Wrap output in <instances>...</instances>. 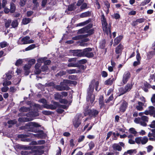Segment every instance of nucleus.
I'll return each instance as SVG.
<instances>
[{
    "label": "nucleus",
    "mask_w": 155,
    "mask_h": 155,
    "mask_svg": "<svg viewBox=\"0 0 155 155\" xmlns=\"http://www.w3.org/2000/svg\"><path fill=\"white\" fill-rule=\"evenodd\" d=\"M92 48H86L82 50H74L72 51L73 55L78 57H86L88 58H92L94 56L93 52L91 51Z\"/></svg>",
    "instance_id": "1"
},
{
    "label": "nucleus",
    "mask_w": 155,
    "mask_h": 155,
    "mask_svg": "<svg viewBox=\"0 0 155 155\" xmlns=\"http://www.w3.org/2000/svg\"><path fill=\"white\" fill-rule=\"evenodd\" d=\"M93 81L91 84H89L87 90V95L86 97V101H90L91 104H92L95 100V96L93 95L94 86H92Z\"/></svg>",
    "instance_id": "2"
},
{
    "label": "nucleus",
    "mask_w": 155,
    "mask_h": 155,
    "mask_svg": "<svg viewBox=\"0 0 155 155\" xmlns=\"http://www.w3.org/2000/svg\"><path fill=\"white\" fill-rule=\"evenodd\" d=\"M99 112L96 109H89V106H87L84 112L85 116L88 115L90 117H95L98 115Z\"/></svg>",
    "instance_id": "3"
},
{
    "label": "nucleus",
    "mask_w": 155,
    "mask_h": 155,
    "mask_svg": "<svg viewBox=\"0 0 155 155\" xmlns=\"http://www.w3.org/2000/svg\"><path fill=\"white\" fill-rule=\"evenodd\" d=\"M22 130H24L27 131L35 133H37V129L35 128L32 124V122H28L24 126L21 127Z\"/></svg>",
    "instance_id": "4"
},
{
    "label": "nucleus",
    "mask_w": 155,
    "mask_h": 155,
    "mask_svg": "<svg viewBox=\"0 0 155 155\" xmlns=\"http://www.w3.org/2000/svg\"><path fill=\"white\" fill-rule=\"evenodd\" d=\"M101 18L103 31L104 33L107 34L108 24L107 21L103 13H101Z\"/></svg>",
    "instance_id": "5"
},
{
    "label": "nucleus",
    "mask_w": 155,
    "mask_h": 155,
    "mask_svg": "<svg viewBox=\"0 0 155 155\" xmlns=\"http://www.w3.org/2000/svg\"><path fill=\"white\" fill-rule=\"evenodd\" d=\"M58 102L56 101H54L53 104H45V105H43V107L45 108L48 109H51L52 110H54L56 109L57 107V105Z\"/></svg>",
    "instance_id": "6"
},
{
    "label": "nucleus",
    "mask_w": 155,
    "mask_h": 155,
    "mask_svg": "<svg viewBox=\"0 0 155 155\" xmlns=\"http://www.w3.org/2000/svg\"><path fill=\"white\" fill-rule=\"evenodd\" d=\"M131 74L129 71H126L123 75L122 82L124 84H126L129 79L130 78Z\"/></svg>",
    "instance_id": "7"
},
{
    "label": "nucleus",
    "mask_w": 155,
    "mask_h": 155,
    "mask_svg": "<svg viewBox=\"0 0 155 155\" xmlns=\"http://www.w3.org/2000/svg\"><path fill=\"white\" fill-rule=\"evenodd\" d=\"M73 124L75 128H77L81 124V122L79 119V116H76L73 120Z\"/></svg>",
    "instance_id": "8"
},
{
    "label": "nucleus",
    "mask_w": 155,
    "mask_h": 155,
    "mask_svg": "<svg viewBox=\"0 0 155 155\" xmlns=\"http://www.w3.org/2000/svg\"><path fill=\"white\" fill-rule=\"evenodd\" d=\"M30 37L26 36L22 38L21 41L18 42V44L20 45L27 44L28 43V39H30Z\"/></svg>",
    "instance_id": "9"
},
{
    "label": "nucleus",
    "mask_w": 155,
    "mask_h": 155,
    "mask_svg": "<svg viewBox=\"0 0 155 155\" xmlns=\"http://www.w3.org/2000/svg\"><path fill=\"white\" fill-rule=\"evenodd\" d=\"M128 105V103L125 101L124 100L119 108L120 111L123 112H124L127 107Z\"/></svg>",
    "instance_id": "10"
},
{
    "label": "nucleus",
    "mask_w": 155,
    "mask_h": 155,
    "mask_svg": "<svg viewBox=\"0 0 155 155\" xmlns=\"http://www.w3.org/2000/svg\"><path fill=\"white\" fill-rule=\"evenodd\" d=\"M31 134H32V133H28L27 134H20L18 135V137L19 138H21V141H26L27 139H23V138L30 137Z\"/></svg>",
    "instance_id": "11"
},
{
    "label": "nucleus",
    "mask_w": 155,
    "mask_h": 155,
    "mask_svg": "<svg viewBox=\"0 0 155 155\" xmlns=\"http://www.w3.org/2000/svg\"><path fill=\"white\" fill-rule=\"evenodd\" d=\"M123 49V46L121 44H120L116 48L115 53L117 54H121L122 52Z\"/></svg>",
    "instance_id": "12"
},
{
    "label": "nucleus",
    "mask_w": 155,
    "mask_h": 155,
    "mask_svg": "<svg viewBox=\"0 0 155 155\" xmlns=\"http://www.w3.org/2000/svg\"><path fill=\"white\" fill-rule=\"evenodd\" d=\"M93 81L94 82L93 83V84L92 85V86H95V90L97 91H98L100 89V88L98 90V87L99 86V82L98 81H96L95 79H93L92 80L90 83L89 84H91L92 82V81Z\"/></svg>",
    "instance_id": "13"
},
{
    "label": "nucleus",
    "mask_w": 155,
    "mask_h": 155,
    "mask_svg": "<svg viewBox=\"0 0 155 155\" xmlns=\"http://www.w3.org/2000/svg\"><path fill=\"white\" fill-rule=\"evenodd\" d=\"M39 133L38 134V138L41 139H45L47 135L45 133L43 130H37V133Z\"/></svg>",
    "instance_id": "14"
},
{
    "label": "nucleus",
    "mask_w": 155,
    "mask_h": 155,
    "mask_svg": "<svg viewBox=\"0 0 155 155\" xmlns=\"http://www.w3.org/2000/svg\"><path fill=\"white\" fill-rule=\"evenodd\" d=\"M144 87H143L142 88V89L146 92H147L148 91V88H151V86L146 81L144 83Z\"/></svg>",
    "instance_id": "15"
},
{
    "label": "nucleus",
    "mask_w": 155,
    "mask_h": 155,
    "mask_svg": "<svg viewBox=\"0 0 155 155\" xmlns=\"http://www.w3.org/2000/svg\"><path fill=\"white\" fill-rule=\"evenodd\" d=\"M33 119L31 118L24 117H19L18 118V120L20 122H28L30 121H31Z\"/></svg>",
    "instance_id": "16"
},
{
    "label": "nucleus",
    "mask_w": 155,
    "mask_h": 155,
    "mask_svg": "<svg viewBox=\"0 0 155 155\" xmlns=\"http://www.w3.org/2000/svg\"><path fill=\"white\" fill-rule=\"evenodd\" d=\"M112 148L114 150H118L120 151L122 150L121 147L117 143H114L112 145Z\"/></svg>",
    "instance_id": "17"
},
{
    "label": "nucleus",
    "mask_w": 155,
    "mask_h": 155,
    "mask_svg": "<svg viewBox=\"0 0 155 155\" xmlns=\"http://www.w3.org/2000/svg\"><path fill=\"white\" fill-rule=\"evenodd\" d=\"M99 103L100 105V107L101 109L102 108L105 106V104L104 103V99L103 96H101L99 98Z\"/></svg>",
    "instance_id": "18"
},
{
    "label": "nucleus",
    "mask_w": 155,
    "mask_h": 155,
    "mask_svg": "<svg viewBox=\"0 0 155 155\" xmlns=\"http://www.w3.org/2000/svg\"><path fill=\"white\" fill-rule=\"evenodd\" d=\"M115 80V79L114 78H113L112 79L111 78H110L106 80L104 83L105 85H111L113 84L114 81Z\"/></svg>",
    "instance_id": "19"
},
{
    "label": "nucleus",
    "mask_w": 155,
    "mask_h": 155,
    "mask_svg": "<svg viewBox=\"0 0 155 155\" xmlns=\"http://www.w3.org/2000/svg\"><path fill=\"white\" fill-rule=\"evenodd\" d=\"M68 80H64L63 81L61 82L60 83V85L62 86H65L66 87V90H68L69 89V87L68 86Z\"/></svg>",
    "instance_id": "20"
},
{
    "label": "nucleus",
    "mask_w": 155,
    "mask_h": 155,
    "mask_svg": "<svg viewBox=\"0 0 155 155\" xmlns=\"http://www.w3.org/2000/svg\"><path fill=\"white\" fill-rule=\"evenodd\" d=\"M54 88L57 91H62L66 90V87L65 86H62L61 85H55Z\"/></svg>",
    "instance_id": "21"
},
{
    "label": "nucleus",
    "mask_w": 155,
    "mask_h": 155,
    "mask_svg": "<svg viewBox=\"0 0 155 155\" xmlns=\"http://www.w3.org/2000/svg\"><path fill=\"white\" fill-rule=\"evenodd\" d=\"M91 15V12L88 11L84 12L82 13L80 15L81 18H83L89 17Z\"/></svg>",
    "instance_id": "22"
},
{
    "label": "nucleus",
    "mask_w": 155,
    "mask_h": 155,
    "mask_svg": "<svg viewBox=\"0 0 155 155\" xmlns=\"http://www.w3.org/2000/svg\"><path fill=\"white\" fill-rule=\"evenodd\" d=\"M10 11L11 13H13L15 12L16 9V6L14 3L11 2L10 4Z\"/></svg>",
    "instance_id": "23"
},
{
    "label": "nucleus",
    "mask_w": 155,
    "mask_h": 155,
    "mask_svg": "<svg viewBox=\"0 0 155 155\" xmlns=\"http://www.w3.org/2000/svg\"><path fill=\"white\" fill-rule=\"evenodd\" d=\"M123 38L122 36H119L115 38L114 39V44L116 45H118L120 41Z\"/></svg>",
    "instance_id": "24"
},
{
    "label": "nucleus",
    "mask_w": 155,
    "mask_h": 155,
    "mask_svg": "<svg viewBox=\"0 0 155 155\" xmlns=\"http://www.w3.org/2000/svg\"><path fill=\"white\" fill-rule=\"evenodd\" d=\"M133 85L132 84L129 83L127 84L124 87L125 91L127 92L129 91L132 88Z\"/></svg>",
    "instance_id": "25"
},
{
    "label": "nucleus",
    "mask_w": 155,
    "mask_h": 155,
    "mask_svg": "<svg viewBox=\"0 0 155 155\" xmlns=\"http://www.w3.org/2000/svg\"><path fill=\"white\" fill-rule=\"evenodd\" d=\"M67 72L69 74H72L74 73H78L81 72L80 70H77L75 69H69L67 70Z\"/></svg>",
    "instance_id": "26"
},
{
    "label": "nucleus",
    "mask_w": 155,
    "mask_h": 155,
    "mask_svg": "<svg viewBox=\"0 0 155 155\" xmlns=\"http://www.w3.org/2000/svg\"><path fill=\"white\" fill-rule=\"evenodd\" d=\"M66 74V72L65 71H61L58 73H57L56 75L55 76L58 78H60L62 76L64 75H65Z\"/></svg>",
    "instance_id": "27"
},
{
    "label": "nucleus",
    "mask_w": 155,
    "mask_h": 155,
    "mask_svg": "<svg viewBox=\"0 0 155 155\" xmlns=\"http://www.w3.org/2000/svg\"><path fill=\"white\" fill-rule=\"evenodd\" d=\"M36 47V45L35 44H32L31 45L27 48H26L25 50H23V51H27L31 50H32Z\"/></svg>",
    "instance_id": "28"
},
{
    "label": "nucleus",
    "mask_w": 155,
    "mask_h": 155,
    "mask_svg": "<svg viewBox=\"0 0 155 155\" xmlns=\"http://www.w3.org/2000/svg\"><path fill=\"white\" fill-rule=\"evenodd\" d=\"M106 43V40L105 39L102 40L100 43V48L102 49H104L105 47V44Z\"/></svg>",
    "instance_id": "29"
},
{
    "label": "nucleus",
    "mask_w": 155,
    "mask_h": 155,
    "mask_svg": "<svg viewBox=\"0 0 155 155\" xmlns=\"http://www.w3.org/2000/svg\"><path fill=\"white\" fill-rule=\"evenodd\" d=\"M31 21V19L29 18H25L22 19V22L24 25H27Z\"/></svg>",
    "instance_id": "30"
},
{
    "label": "nucleus",
    "mask_w": 155,
    "mask_h": 155,
    "mask_svg": "<svg viewBox=\"0 0 155 155\" xmlns=\"http://www.w3.org/2000/svg\"><path fill=\"white\" fill-rule=\"evenodd\" d=\"M119 91L120 92V94L119 95V96L123 95L127 93L124 88L123 87H120L119 89Z\"/></svg>",
    "instance_id": "31"
},
{
    "label": "nucleus",
    "mask_w": 155,
    "mask_h": 155,
    "mask_svg": "<svg viewBox=\"0 0 155 155\" xmlns=\"http://www.w3.org/2000/svg\"><path fill=\"white\" fill-rule=\"evenodd\" d=\"M78 63L77 62H70V63H69L67 66L68 67H77V66H78L77 65Z\"/></svg>",
    "instance_id": "32"
},
{
    "label": "nucleus",
    "mask_w": 155,
    "mask_h": 155,
    "mask_svg": "<svg viewBox=\"0 0 155 155\" xmlns=\"http://www.w3.org/2000/svg\"><path fill=\"white\" fill-rule=\"evenodd\" d=\"M54 98L56 100H60L62 98V96L61 94L58 93H57L55 94Z\"/></svg>",
    "instance_id": "33"
},
{
    "label": "nucleus",
    "mask_w": 155,
    "mask_h": 155,
    "mask_svg": "<svg viewBox=\"0 0 155 155\" xmlns=\"http://www.w3.org/2000/svg\"><path fill=\"white\" fill-rule=\"evenodd\" d=\"M29 110V108L24 106L21 107L19 109V111L21 112H27Z\"/></svg>",
    "instance_id": "34"
},
{
    "label": "nucleus",
    "mask_w": 155,
    "mask_h": 155,
    "mask_svg": "<svg viewBox=\"0 0 155 155\" xmlns=\"http://www.w3.org/2000/svg\"><path fill=\"white\" fill-rule=\"evenodd\" d=\"M42 113L43 114L46 115H51L52 114H54L53 112L49 110H43L42 111Z\"/></svg>",
    "instance_id": "35"
},
{
    "label": "nucleus",
    "mask_w": 155,
    "mask_h": 155,
    "mask_svg": "<svg viewBox=\"0 0 155 155\" xmlns=\"http://www.w3.org/2000/svg\"><path fill=\"white\" fill-rule=\"evenodd\" d=\"M58 105H57V107H59L60 108H62L64 109H67L69 107V105H61L59 104L58 102Z\"/></svg>",
    "instance_id": "36"
},
{
    "label": "nucleus",
    "mask_w": 155,
    "mask_h": 155,
    "mask_svg": "<svg viewBox=\"0 0 155 155\" xmlns=\"http://www.w3.org/2000/svg\"><path fill=\"white\" fill-rule=\"evenodd\" d=\"M148 139L146 136H144L143 138L141 137V143L142 144H145L148 141Z\"/></svg>",
    "instance_id": "37"
},
{
    "label": "nucleus",
    "mask_w": 155,
    "mask_h": 155,
    "mask_svg": "<svg viewBox=\"0 0 155 155\" xmlns=\"http://www.w3.org/2000/svg\"><path fill=\"white\" fill-rule=\"evenodd\" d=\"M87 62V60L86 59H84L79 60L78 62H77V63L78 64L82 65V64H86Z\"/></svg>",
    "instance_id": "38"
},
{
    "label": "nucleus",
    "mask_w": 155,
    "mask_h": 155,
    "mask_svg": "<svg viewBox=\"0 0 155 155\" xmlns=\"http://www.w3.org/2000/svg\"><path fill=\"white\" fill-rule=\"evenodd\" d=\"M23 63L22 60L21 59H19L17 60L15 63V65L17 66H19Z\"/></svg>",
    "instance_id": "39"
},
{
    "label": "nucleus",
    "mask_w": 155,
    "mask_h": 155,
    "mask_svg": "<svg viewBox=\"0 0 155 155\" xmlns=\"http://www.w3.org/2000/svg\"><path fill=\"white\" fill-rule=\"evenodd\" d=\"M155 109L154 107L153 106H150L149 107V110L150 112V115H153Z\"/></svg>",
    "instance_id": "40"
},
{
    "label": "nucleus",
    "mask_w": 155,
    "mask_h": 155,
    "mask_svg": "<svg viewBox=\"0 0 155 155\" xmlns=\"http://www.w3.org/2000/svg\"><path fill=\"white\" fill-rule=\"evenodd\" d=\"M10 72L6 73L5 74L6 75V80H10L12 78V76L11 74V73H9Z\"/></svg>",
    "instance_id": "41"
},
{
    "label": "nucleus",
    "mask_w": 155,
    "mask_h": 155,
    "mask_svg": "<svg viewBox=\"0 0 155 155\" xmlns=\"http://www.w3.org/2000/svg\"><path fill=\"white\" fill-rule=\"evenodd\" d=\"M55 84L53 82H49L45 84V86L46 87H49L52 86L53 88H54V87L55 86Z\"/></svg>",
    "instance_id": "42"
},
{
    "label": "nucleus",
    "mask_w": 155,
    "mask_h": 155,
    "mask_svg": "<svg viewBox=\"0 0 155 155\" xmlns=\"http://www.w3.org/2000/svg\"><path fill=\"white\" fill-rule=\"evenodd\" d=\"M18 23L17 20L13 21L11 25L12 27L15 28L17 27L18 25Z\"/></svg>",
    "instance_id": "43"
},
{
    "label": "nucleus",
    "mask_w": 155,
    "mask_h": 155,
    "mask_svg": "<svg viewBox=\"0 0 155 155\" xmlns=\"http://www.w3.org/2000/svg\"><path fill=\"white\" fill-rule=\"evenodd\" d=\"M41 69L42 71H46L48 70V68L47 65H44L41 67Z\"/></svg>",
    "instance_id": "44"
},
{
    "label": "nucleus",
    "mask_w": 155,
    "mask_h": 155,
    "mask_svg": "<svg viewBox=\"0 0 155 155\" xmlns=\"http://www.w3.org/2000/svg\"><path fill=\"white\" fill-rule=\"evenodd\" d=\"M88 146L89 150H91L94 147L95 144L93 141H91L89 143Z\"/></svg>",
    "instance_id": "45"
},
{
    "label": "nucleus",
    "mask_w": 155,
    "mask_h": 155,
    "mask_svg": "<svg viewBox=\"0 0 155 155\" xmlns=\"http://www.w3.org/2000/svg\"><path fill=\"white\" fill-rule=\"evenodd\" d=\"M12 84V82L11 81H7V80H5L3 83V85L4 86H8Z\"/></svg>",
    "instance_id": "46"
},
{
    "label": "nucleus",
    "mask_w": 155,
    "mask_h": 155,
    "mask_svg": "<svg viewBox=\"0 0 155 155\" xmlns=\"http://www.w3.org/2000/svg\"><path fill=\"white\" fill-rule=\"evenodd\" d=\"M85 138V136L84 135H81L79 137L78 139V143H80L83 141Z\"/></svg>",
    "instance_id": "47"
},
{
    "label": "nucleus",
    "mask_w": 155,
    "mask_h": 155,
    "mask_svg": "<svg viewBox=\"0 0 155 155\" xmlns=\"http://www.w3.org/2000/svg\"><path fill=\"white\" fill-rule=\"evenodd\" d=\"M114 99L113 94H112L107 99H105V101L106 103L109 102L110 101H112Z\"/></svg>",
    "instance_id": "48"
},
{
    "label": "nucleus",
    "mask_w": 155,
    "mask_h": 155,
    "mask_svg": "<svg viewBox=\"0 0 155 155\" xmlns=\"http://www.w3.org/2000/svg\"><path fill=\"white\" fill-rule=\"evenodd\" d=\"M7 123L9 124L14 125L17 123V121L15 120H10L8 121Z\"/></svg>",
    "instance_id": "49"
},
{
    "label": "nucleus",
    "mask_w": 155,
    "mask_h": 155,
    "mask_svg": "<svg viewBox=\"0 0 155 155\" xmlns=\"http://www.w3.org/2000/svg\"><path fill=\"white\" fill-rule=\"evenodd\" d=\"M78 66H77V67L78 68H79L83 70H85L87 66H84L83 65H81V64H77V65Z\"/></svg>",
    "instance_id": "50"
},
{
    "label": "nucleus",
    "mask_w": 155,
    "mask_h": 155,
    "mask_svg": "<svg viewBox=\"0 0 155 155\" xmlns=\"http://www.w3.org/2000/svg\"><path fill=\"white\" fill-rule=\"evenodd\" d=\"M8 46V44L6 42L3 41L0 43V46L1 48H5Z\"/></svg>",
    "instance_id": "51"
},
{
    "label": "nucleus",
    "mask_w": 155,
    "mask_h": 155,
    "mask_svg": "<svg viewBox=\"0 0 155 155\" xmlns=\"http://www.w3.org/2000/svg\"><path fill=\"white\" fill-rule=\"evenodd\" d=\"M59 102L61 104H66L68 103V100L62 98L61 99V100H59Z\"/></svg>",
    "instance_id": "52"
},
{
    "label": "nucleus",
    "mask_w": 155,
    "mask_h": 155,
    "mask_svg": "<svg viewBox=\"0 0 155 155\" xmlns=\"http://www.w3.org/2000/svg\"><path fill=\"white\" fill-rule=\"evenodd\" d=\"M141 137H137L135 139V142L137 144H139L141 143Z\"/></svg>",
    "instance_id": "53"
},
{
    "label": "nucleus",
    "mask_w": 155,
    "mask_h": 155,
    "mask_svg": "<svg viewBox=\"0 0 155 155\" xmlns=\"http://www.w3.org/2000/svg\"><path fill=\"white\" fill-rule=\"evenodd\" d=\"M74 10V5L73 4H71L68 6V11H72Z\"/></svg>",
    "instance_id": "54"
},
{
    "label": "nucleus",
    "mask_w": 155,
    "mask_h": 155,
    "mask_svg": "<svg viewBox=\"0 0 155 155\" xmlns=\"http://www.w3.org/2000/svg\"><path fill=\"white\" fill-rule=\"evenodd\" d=\"M47 59V58L46 57H44L42 58H39L38 59V61L39 62L43 63L45 62V61Z\"/></svg>",
    "instance_id": "55"
},
{
    "label": "nucleus",
    "mask_w": 155,
    "mask_h": 155,
    "mask_svg": "<svg viewBox=\"0 0 155 155\" xmlns=\"http://www.w3.org/2000/svg\"><path fill=\"white\" fill-rule=\"evenodd\" d=\"M26 0H20L19 4L21 7H23L25 4Z\"/></svg>",
    "instance_id": "56"
},
{
    "label": "nucleus",
    "mask_w": 155,
    "mask_h": 155,
    "mask_svg": "<svg viewBox=\"0 0 155 155\" xmlns=\"http://www.w3.org/2000/svg\"><path fill=\"white\" fill-rule=\"evenodd\" d=\"M141 119L142 120L145 122H147L148 121L149 118L148 117L146 116H143L141 117Z\"/></svg>",
    "instance_id": "57"
},
{
    "label": "nucleus",
    "mask_w": 155,
    "mask_h": 155,
    "mask_svg": "<svg viewBox=\"0 0 155 155\" xmlns=\"http://www.w3.org/2000/svg\"><path fill=\"white\" fill-rule=\"evenodd\" d=\"M150 1H151V0H144L143 2H141V5L144 6V5H146L149 3L150 2Z\"/></svg>",
    "instance_id": "58"
},
{
    "label": "nucleus",
    "mask_w": 155,
    "mask_h": 155,
    "mask_svg": "<svg viewBox=\"0 0 155 155\" xmlns=\"http://www.w3.org/2000/svg\"><path fill=\"white\" fill-rule=\"evenodd\" d=\"M129 131L130 133L133 134H135L137 133V132L134 128H130L129 129Z\"/></svg>",
    "instance_id": "59"
},
{
    "label": "nucleus",
    "mask_w": 155,
    "mask_h": 155,
    "mask_svg": "<svg viewBox=\"0 0 155 155\" xmlns=\"http://www.w3.org/2000/svg\"><path fill=\"white\" fill-rule=\"evenodd\" d=\"M134 152V153H136L137 152V151L136 149L133 150L131 149L127 150V153H128V154H131L133 153Z\"/></svg>",
    "instance_id": "60"
},
{
    "label": "nucleus",
    "mask_w": 155,
    "mask_h": 155,
    "mask_svg": "<svg viewBox=\"0 0 155 155\" xmlns=\"http://www.w3.org/2000/svg\"><path fill=\"white\" fill-rule=\"evenodd\" d=\"M147 152L148 153L150 152L153 149V147L151 145H149L147 147Z\"/></svg>",
    "instance_id": "61"
},
{
    "label": "nucleus",
    "mask_w": 155,
    "mask_h": 155,
    "mask_svg": "<svg viewBox=\"0 0 155 155\" xmlns=\"http://www.w3.org/2000/svg\"><path fill=\"white\" fill-rule=\"evenodd\" d=\"M140 61H134L133 63V66L134 67H136L140 64Z\"/></svg>",
    "instance_id": "62"
},
{
    "label": "nucleus",
    "mask_w": 155,
    "mask_h": 155,
    "mask_svg": "<svg viewBox=\"0 0 155 155\" xmlns=\"http://www.w3.org/2000/svg\"><path fill=\"white\" fill-rule=\"evenodd\" d=\"M145 20L144 18H138L136 19V21L139 23H142Z\"/></svg>",
    "instance_id": "63"
},
{
    "label": "nucleus",
    "mask_w": 155,
    "mask_h": 155,
    "mask_svg": "<svg viewBox=\"0 0 155 155\" xmlns=\"http://www.w3.org/2000/svg\"><path fill=\"white\" fill-rule=\"evenodd\" d=\"M8 87L6 86L3 87L1 88V91L2 92H5L8 91Z\"/></svg>",
    "instance_id": "64"
}]
</instances>
